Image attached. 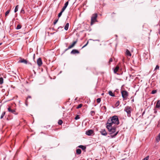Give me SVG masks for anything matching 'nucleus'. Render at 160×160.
I'll use <instances>...</instances> for the list:
<instances>
[{"label": "nucleus", "mask_w": 160, "mask_h": 160, "mask_svg": "<svg viewBox=\"0 0 160 160\" xmlns=\"http://www.w3.org/2000/svg\"><path fill=\"white\" fill-rule=\"evenodd\" d=\"M132 102H134V99H132Z\"/></svg>", "instance_id": "603ef678"}, {"label": "nucleus", "mask_w": 160, "mask_h": 160, "mask_svg": "<svg viewBox=\"0 0 160 160\" xmlns=\"http://www.w3.org/2000/svg\"><path fill=\"white\" fill-rule=\"evenodd\" d=\"M107 123H110L111 125L114 124L118 125L119 124V122L118 117L117 116H114L110 118V119H109Z\"/></svg>", "instance_id": "f257e3e1"}, {"label": "nucleus", "mask_w": 160, "mask_h": 160, "mask_svg": "<svg viewBox=\"0 0 160 160\" xmlns=\"http://www.w3.org/2000/svg\"><path fill=\"white\" fill-rule=\"evenodd\" d=\"M63 28V27L60 26L58 28V31H62L63 30V29H62Z\"/></svg>", "instance_id": "7c9ffc66"}, {"label": "nucleus", "mask_w": 160, "mask_h": 160, "mask_svg": "<svg viewBox=\"0 0 160 160\" xmlns=\"http://www.w3.org/2000/svg\"><path fill=\"white\" fill-rule=\"evenodd\" d=\"M157 92L156 90H153L152 91L151 93L152 94H154Z\"/></svg>", "instance_id": "c9c22d12"}, {"label": "nucleus", "mask_w": 160, "mask_h": 160, "mask_svg": "<svg viewBox=\"0 0 160 160\" xmlns=\"http://www.w3.org/2000/svg\"><path fill=\"white\" fill-rule=\"evenodd\" d=\"M37 63L38 65L40 67L42 64V62L41 58H39L37 60Z\"/></svg>", "instance_id": "1a4fd4ad"}, {"label": "nucleus", "mask_w": 160, "mask_h": 160, "mask_svg": "<svg viewBox=\"0 0 160 160\" xmlns=\"http://www.w3.org/2000/svg\"><path fill=\"white\" fill-rule=\"evenodd\" d=\"M69 23H67L65 25V26L64 27V29L65 30H67L68 28L69 27Z\"/></svg>", "instance_id": "a211bd4d"}, {"label": "nucleus", "mask_w": 160, "mask_h": 160, "mask_svg": "<svg viewBox=\"0 0 160 160\" xmlns=\"http://www.w3.org/2000/svg\"><path fill=\"white\" fill-rule=\"evenodd\" d=\"M90 113L92 116H93L95 114V112L93 111H91L90 112Z\"/></svg>", "instance_id": "473e14b6"}, {"label": "nucleus", "mask_w": 160, "mask_h": 160, "mask_svg": "<svg viewBox=\"0 0 160 160\" xmlns=\"http://www.w3.org/2000/svg\"><path fill=\"white\" fill-rule=\"evenodd\" d=\"M149 156H147L146 158H144V159H142V160H148L149 159Z\"/></svg>", "instance_id": "4c0bfd02"}, {"label": "nucleus", "mask_w": 160, "mask_h": 160, "mask_svg": "<svg viewBox=\"0 0 160 160\" xmlns=\"http://www.w3.org/2000/svg\"><path fill=\"white\" fill-rule=\"evenodd\" d=\"M31 98V96H28V97L27 98V99L28 98Z\"/></svg>", "instance_id": "de8ad7c7"}, {"label": "nucleus", "mask_w": 160, "mask_h": 160, "mask_svg": "<svg viewBox=\"0 0 160 160\" xmlns=\"http://www.w3.org/2000/svg\"><path fill=\"white\" fill-rule=\"evenodd\" d=\"M76 153L77 154H80L81 153V150L80 149H78L76 150Z\"/></svg>", "instance_id": "aec40b11"}, {"label": "nucleus", "mask_w": 160, "mask_h": 160, "mask_svg": "<svg viewBox=\"0 0 160 160\" xmlns=\"http://www.w3.org/2000/svg\"><path fill=\"white\" fill-rule=\"evenodd\" d=\"M160 133L159 134L158 136L157 137V138H156V141L157 142H158L160 140Z\"/></svg>", "instance_id": "412c9836"}, {"label": "nucleus", "mask_w": 160, "mask_h": 160, "mask_svg": "<svg viewBox=\"0 0 160 160\" xmlns=\"http://www.w3.org/2000/svg\"><path fill=\"white\" fill-rule=\"evenodd\" d=\"M78 147L81 148L82 150H85L86 148L85 146L82 145H79Z\"/></svg>", "instance_id": "f3484780"}, {"label": "nucleus", "mask_w": 160, "mask_h": 160, "mask_svg": "<svg viewBox=\"0 0 160 160\" xmlns=\"http://www.w3.org/2000/svg\"><path fill=\"white\" fill-rule=\"evenodd\" d=\"M10 11V10L9 9V10H8L7 12H6L5 13V17H6L7 16H8V14L9 13Z\"/></svg>", "instance_id": "b1692460"}, {"label": "nucleus", "mask_w": 160, "mask_h": 160, "mask_svg": "<svg viewBox=\"0 0 160 160\" xmlns=\"http://www.w3.org/2000/svg\"><path fill=\"white\" fill-rule=\"evenodd\" d=\"M85 134L88 136H91L93 135L94 134V133L93 130L90 129L86 131Z\"/></svg>", "instance_id": "423d86ee"}, {"label": "nucleus", "mask_w": 160, "mask_h": 160, "mask_svg": "<svg viewBox=\"0 0 160 160\" xmlns=\"http://www.w3.org/2000/svg\"><path fill=\"white\" fill-rule=\"evenodd\" d=\"M3 78H0V84H2L3 83Z\"/></svg>", "instance_id": "a878e982"}, {"label": "nucleus", "mask_w": 160, "mask_h": 160, "mask_svg": "<svg viewBox=\"0 0 160 160\" xmlns=\"http://www.w3.org/2000/svg\"><path fill=\"white\" fill-rule=\"evenodd\" d=\"M106 128L110 132V134H112L116 131V128L112 127V125H111L110 123H107Z\"/></svg>", "instance_id": "f03ea898"}, {"label": "nucleus", "mask_w": 160, "mask_h": 160, "mask_svg": "<svg viewBox=\"0 0 160 160\" xmlns=\"http://www.w3.org/2000/svg\"><path fill=\"white\" fill-rule=\"evenodd\" d=\"M62 13H61V12H60V13L58 14V18H59V17H60L61 16V15H62Z\"/></svg>", "instance_id": "79ce46f5"}, {"label": "nucleus", "mask_w": 160, "mask_h": 160, "mask_svg": "<svg viewBox=\"0 0 160 160\" xmlns=\"http://www.w3.org/2000/svg\"><path fill=\"white\" fill-rule=\"evenodd\" d=\"M5 112H3L2 113V115L1 116V117H0V118L1 119H2L3 118L4 116L5 115Z\"/></svg>", "instance_id": "393cba45"}, {"label": "nucleus", "mask_w": 160, "mask_h": 160, "mask_svg": "<svg viewBox=\"0 0 160 160\" xmlns=\"http://www.w3.org/2000/svg\"><path fill=\"white\" fill-rule=\"evenodd\" d=\"M159 160H160V159H159Z\"/></svg>", "instance_id": "6e6d98bb"}, {"label": "nucleus", "mask_w": 160, "mask_h": 160, "mask_svg": "<svg viewBox=\"0 0 160 160\" xmlns=\"http://www.w3.org/2000/svg\"><path fill=\"white\" fill-rule=\"evenodd\" d=\"M118 131L117 132L113 135H111V137L112 138H115L116 137V136L117 135V134L118 133Z\"/></svg>", "instance_id": "4be33fe9"}, {"label": "nucleus", "mask_w": 160, "mask_h": 160, "mask_svg": "<svg viewBox=\"0 0 160 160\" xmlns=\"http://www.w3.org/2000/svg\"><path fill=\"white\" fill-rule=\"evenodd\" d=\"M58 20V19H56L55 20L54 22H53V24L54 25H55L56 24V23L57 22Z\"/></svg>", "instance_id": "58836bf2"}, {"label": "nucleus", "mask_w": 160, "mask_h": 160, "mask_svg": "<svg viewBox=\"0 0 160 160\" xmlns=\"http://www.w3.org/2000/svg\"><path fill=\"white\" fill-rule=\"evenodd\" d=\"M100 132L102 135L104 136H106L107 134V133L106 132L105 129L102 130L100 131Z\"/></svg>", "instance_id": "9b49d317"}, {"label": "nucleus", "mask_w": 160, "mask_h": 160, "mask_svg": "<svg viewBox=\"0 0 160 160\" xmlns=\"http://www.w3.org/2000/svg\"><path fill=\"white\" fill-rule=\"evenodd\" d=\"M95 160H97V159H95Z\"/></svg>", "instance_id": "4d7b16f0"}, {"label": "nucleus", "mask_w": 160, "mask_h": 160, "mask_svg": "<svg viewBox=\"0 0 160 160\" xmlns=\"http://www.w3.org/2000/svg\"><path fill=\"white\" fill-rule=\"evenodd\" d=\"M103 94H104V93H102V95H103Z\"/></svg>", "instance_id": "5fc2aeb1"}, {"label": "nucleus", "mask_w": 160, "mask_h": 160, "mask_svg": "<svg viewBox=\"0 0 160 160\" xmlns=\"http://www.w3.org/2000/svg\"><path fill=\"white\" fill-rule=\"evenodd\" d=\"M159 67L158 65H157L156 67V68H155L154 70V71L155 70H156L157 69H159Z\"/></svg>", "instance_id": "f704fd0d"}, {"label": "nucleus", "mask_w": 160, "mask_h": 160, "mask_svg": "<svg viewBox=\"0 0 160 160\" xmlns=\"http://www.w3.org/2000/svg\"><path fill=\"white\" fill-rule=\"evenodd\" d=\"M97 103H99L101 102V98H98L97 99Z\"/></svg>", "instance_id": "e433bc0d"}, {"label": "nucleus", "mask_w": 160, "mask_h": 160, "mask_svg": "<svg viewBox=\"0 0 160 160\" xmlns=\"http://www.w3.org/2000/svg\"><path fill=\"white\" fill-rule=\"evenodd\" d=\"M79 52L76 49H73L71 52V54H75V53H79Z\"/></svg>", "instance_id": "f8f14e48"}, {"label": "nucleus", "mask_w": 160, "mask_h": 160, "mask_svg": "<svg viewBox=\"0 0 160 160\" xmlns=\"http://www.w3.org/2000/svg\"><path fill=\"white\" fill-rule=\"evenodd\" d=\"M2 43H0V46L1 45H2Z\"/></svg>", "instance_id": "864d4df0"}, {"label": "nucleus", "mask_w": 160, "mask_h": 160, "mask_svg": "<svg viewBox=\"0 0 160 160\" xmlns=\"http://www.w3.org/2000/svg\"><path fill=\"white\" fill-rule=\"evenodd\" d=\"M80 118L79 116L78 115H77L75 118V119L76 120Z\"/></svg>", "instance_id": "72a5a7b5"}, {"label": "nucleus", "mask_w": 160, "mask_h": 160, "mask_svg": "<svg viewBox=\"0 0 160 160\" xmlns=\"http://www.w3.org/2000/svg\"><path fill=\"white\" fill-rule=\"evenodd\" d=\"M88 41L87 42V43L84 45L82 47V48H84V47H85L86 46H87V45L88 44Z\"/></svg>", "instance_id": "a19ab883"}, {"label": "nucleus", "mask_w": 160, "mask_h": 160, "mask_svg": "<svg viewBox=\"0 0 160 160\" xmlns=\"http://www.w3.org/2000/svg\"><path fill=\"white\" fill-rule=\"evenodd\" d=\"M108 93L110 96H111L112 97L115 96L114 94H113V93L111 91H109L108 92Z\"/></svg>", "instance_id": "6ab92c4d"}, {"label": "nucleus", "mask_w": 160, "mask_h": 160, "mask_svg": "<svg viewBox=\"0 0 160 160\" xmlns=\"http://www.w3.org/2000/svg\"><path fill=\"white\" fill-rule=\"evenodd\" d=\"M64 10H65V9H64L62 8L60 12H61V13H62V12L64 11Z\"/></svg>", "instance_id": "49530a36"}, {"label": "nucleus", "mask_w": 160, "mask_h": 160, "mask_svg": "<svg viewBox=\"0 0 160 160\" xmlns=\"http://www.w3.org/2000/svg\"><path fill=\"white\" fill-rule=\"evenodd\" d=\"M126 53L127 56H131V54L130 52L127 49L126 50Z\"/></svg>", "instance_id": "2eb2a0df"}, {"label": "nucleus", "mask_w": 160, "mask_h": 160, "mask_svg": "<svg viewBox=\"0 0 160 160\" xmlns=\"http://www.w3.org/2000/svg\"><path fill=\"white\" fill-rule=\"evenodd\" d=\"M155 107L157 108H160V100H159L157 101Z\"/></svg>", "instance_id": "ddd939ff"}, {"label": "nucleus", "mask_w": 160, "mask_h": 160, "mask_svg": "<svg viewBox=\"0 0 160 160\" xmlns=\"http://www.w3.org/2000/svg\"><path fill=\"white\" fill-rule=\"evenodd\" d=\"M119 68V67L118 66H117L114 69V72L115 73H116L118 71Z\"/></svg>", "instance_id": "4468645a"}, {"label": "nucleus", "mask_w": 160, "mask_h": 160, "mask_svg": "<svg viewBox=\"0 0 160 160\" xmlns=\"http://www.w3.org/2000/svg\"><path fill=\"white\" fill-rule=\"evenodd\" d=\"M25 104H26V105L27 106H28V104H27V100H26V102H25Z\"/></svg>", "instance_id": "8fccbe9b"}, {"label": "nucleus", "mask_w": 160, "mask_h": 160, "mask_svg": "<svg viewBox=\"0 0 160 160\" xmlns=\"http://www.w3.org/2000/svg\"><path fill=\"white\" fill-rule=\"evenodd\" d=\"M77 42V40L73 42L71 45L69 46L65 50V51H67V50H68V49H69L70 48H72L75 45L76 43Z\"/></svg>", "instance_id": "6e6552de"}, {"label": "nucleus", "mask_w": 160, "mask_h": 160, "mask_svg": "<svg viewBox=\"0 0 160 160\" xmlns=\"http://www.w3.org/2000/svg\"><path fill=\"white\" fill-rule=\"evenodd\" d=\"M101 108L103 110H104L105 112L106 111L107 108L106 106H103Z\"/></svg>", "instance_id": "c756f323"}, {"label": "nucleus", "mask_w": 160, "mask_h": 160, "mask_svg": "<svg viewBox=\"0 0 160 160\" xmlns=\"http://www.w3.org/2000/svg\"><path fill=\"white\" fill-rule=\"evenodd\" d=\"M21 13L24 14L25 13L24 10L22 8L20 12Z\"/></svg>", "instance_id": "ea45409f"}, {"label": "nucleus", "mask_w": 160, "mask_h": 160, "mask_svg": "<svg viewBox=\"0 0 160 160\" xmlns=\"http://www.w3.org/2000/svg\"><path fill=\"white\" fill-rule=\"evenodd\" d=\"M62 122H62V121L60 119L58 120V124H59L60 125H61L62 124Z\"/></svg>", "instance_id": "c85d7f7f"}, {"label": "nucleus", "mask_w": 160, "mask_h": 160, "mask_svg": "<svg viewBox=\"0 0 160 160\" xmlns=\"http://www.w3.org/2000/svg\"><path fill=\"white\" fill-rule=\"evenodd\" d=\"M131 107L129 106L126 107L124 109V111L127 112L128 116V117L131 116Z\"/></svg>", "instance_id": "20e7f679"}, {"label": "nucleus", "mask_w": 160, "mask_h": 160, "mask_svg": "<svg viewBox=\"0 0 160 160\" xmlns=\"http://www.w3.org/2000/svg\"><path fill=\"white\" fill-rule=\"evenodd\" d=\"M154 113H155V114L157 113V110L156 108H154Z\"/></svg>", "instance_id": "37998d69"}, {"label": "nucleus", "mask_w": 160, "mask_h": 160, "mask_svg": "<svg viewBox=\"0 0 160 160\" xmlns=\"http://www.w3.org/2000/svg\"><path fill=\"white\" fill-rule=\"evenodd\" d=\"M64 10H65V9H64L62 8L60 12H61V13H62V12L64 11Z\"/></svg>", "instance_id": "a18cd8bd"}, {"label": "nucleus", "mask_w": 160, "mask_h": 160, "mask_svg": "<svg viewBox=\"0 0 160 160\" xmlns=\"http://www.w3.org/2000/svg\"><path fill=\"white\" fill-rule=\"evenodd\" d=\"M159 34L160 35V30H159Z\"/></svg>", "instance_id": "3c124183"}, {"label": "nucleus", "mask_w": 160, "mask_h": 160, "mask_svg": "<svg viewBox=\"0 0 160 160\" xmlns=\"http://www.w3.org/2000/svg\"><path fill=\"white\" fill-rule=\"evenodd\" d=\"M90 40H93V41H99V40H92V39H90Z\"/></svg>", "instance_id": "09e8293b"}, {"label": "nucleus", "mask_w": 160, "mask_h": 160, "mask_svg": "<svg viewBox=\"0 0 160 160\" xmlns=\"http://www.w3.org/2000/svg\"><path fill=\"white\" fill-rule=\"evenodd\" d=\"M97 17V14H95L92 15L91 18V25L93 24V22H94Z\"/></svg>", "instance_id": "39448f33"}, {"label": "nucleus", "mask_w": 160, "mask_h": 160, "mask_svg": "<svg viewBox=\"0 0 160 160\" xmlns=\"http://www.w3.org/2000/svg\"><path fill=\"white\" fill-rule=\"evenodd\" d=\"M119 105V102L118 101H117L115 104V106L116 107H118Z\"/></svg>", "instance_id": "cd10ccee"}, {"label": "nucleus", "mask_w": 160, "mask_h": 160, "mask_svg": "<svg viewBox=\"0 0 160 160\" xmlns=\"http://www.w3.org/2000/svg\"><path fill=\"white\" fill-rule=\"evenodd\" d=\"M18 5H17L15 7V8L14 9V12H17L18 11Z\"/></svg>", "instance_id": "5701e85b"}, {"label": "nucleus", "mask_w": 160, "mask_h": 160, "mask_svg": "<svg viewBox=\"0 0 160 160\" xmlns=\"http://www.w3.org/2000/svg\"><path fill=\"white\" fill-rule=\"evenodd\" d=\"M21 28V26L20 25L18 24L16 28V29L18 30L20 29Z\"/></svg>", "instance_id": "bb28decb"}, {"label": "nucleus", "mask_w": 160, "mask_h": 160, "mask_svg": "<svg viewBox=\"0 0 160 160\" xmlns=\"http://www.w3.org/2000/svg\"><path fill=\"white\" fill-rule=\"evenodd\" d=\"M82 106V104H79L77 107V108L78 109L81 108Z\"/></svg>", "instance_id": "2f4dec72"}, {"label": "nucleus", "mask_w": 160, "mask_h": 160, "mask_svg": "<svg viewBox=\"0 0 160 160\" xmlns=\"http://www.w3.org/2000/svg\"><path fill=\"white\" fill-rule=\"evenodd\" d=\"M68 1L66 2L64 4V6L62 8L65 10L66 9V8L67 7V6H68Z\"/></svg>", "instance_id": "dca6fc26"}, {"label": "nucleus", "mask_w": 160, "mask_h": 160, "mask_svg": "<svg viewBox=\"0 0 160 160\" xmlns=\"http://www.w3.org/2000/svg\"><path fill=\"white\" fill-rule=\"evenodd\" d=\"M121 94L123 98V100H126L128 96V92L125 90L122 91L121 92Z\"/></svg>", "instance_id": "7ed1b4c3"}, {"label": "nucleus", "mask_w": 160, "mask_h": 160, "mask_svg": "<svg viewBox=\"0 0 160 160\" xmlns=\"http://www.w3.org/2000/svg\"><path fill=\"white\" fill-rule=\"evenodd\" d=\"M8 110L9 112H11V113H12L14 114L15 115H17L18 114L17 113H15V110L12 109L10 107H9L8 108Z\"/></svg>", "instance_id": "9d476101"}, {"label": "nucleus", "mask_w": 160, "mask_h": 160, "mask_svg": "<svg viewBox=\"0 0 160 160\" xmlns=\"http://www.w3.org/2000/svg\"><path fill=\"white\" fill-rule=\"evenodd\" d=\"M112 58H110L109 60V63H110L111 62H112Z\"/></svg>", "instance_id": "c03bdc74"}, {"label": "nucleus", "mask_w": 160, "mask_h": 160, "mask_svg": "<svg viewBox=\"0 0 160 160\" xmlns=\"http://www.w3.org/2000/svg\"><path fill=\"white\" fill-rule=\"evenodd\" d=\"M20 59V60L18 61V63H24L26 64H27L28 63V61L26 60L21 58Z\"/></svg>", "instance_id": "0eeeda50"}]
</instances>
